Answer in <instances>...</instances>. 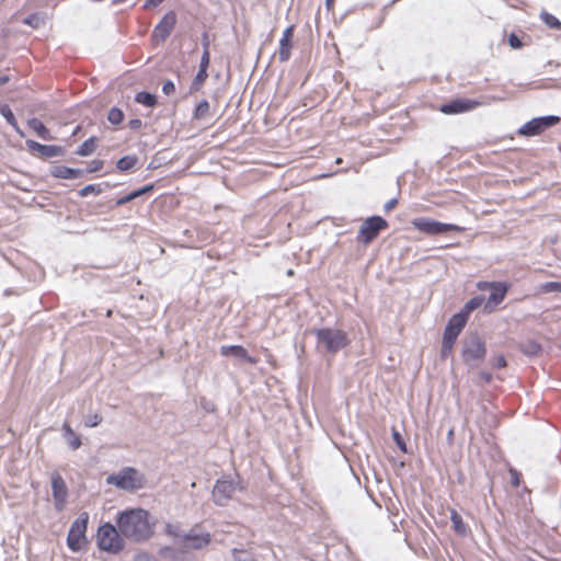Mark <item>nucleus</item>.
<instances>
[{"label": "nucleus", "mask_w": 561, "mask_h": 561, "mask_svg": "<svg viewBox=\"0 0 561 561\" xmlns=\"http://www.w3.org/2000/svg\"><path fill=\"white\" fill-rule=\"evenodd\" d=\"M116 524L125 538L142 541L153 535L157 520L147 510L133 507L119 512L116 517Z\"/></svg>", "instance_id": "nucleus-1"}, {"label": "nucleus", "mask_w": 561, "mask_h": 561, "mask_svg": "<svg viewBox=\"0 0 561 561\" xmlns=\"http://www.w3.org/2000/svg\"><path fill=\"white\" fill-rule=\"evenodd\" d=\"M106 483L117 489L133 492L145 488L147 479L139 470L133 467H125L107 476Z\"/></svg>", "instance_id": "nucleus-2"}, {"label": "nucleus", "mask_w": 561, "mask_h": 561, "mask_svg": "<svg viewBox=\"0 0 561 561\" xmlns=\"http://www.w3.org/2000/svg\"><path fill=\"white\" fill-rule=\"evenodd\" d=\"M167 533L174 537L178 545L186 549H202L210 541L209 533L196 528L184 534L178 525L169 524Z\"/></svg>", "instance_id": "nucleus-3"}, {"label": "nucleus", "mask_w": 561, "mask_h": 561, "mask_svg": "<svg viewBox=\"0 0 561 561\" xmlns=\"http://www.w3.org/2000/svg\"><path fill=\"white\" fill-rule=\"evenodd\" d=\"M96 545L103 551L117 553L124 548V538L118 527L105 523L98 528Z\"/></svg>", "instance_id": "nucleus-4"}, {"label": "nucleus", "mask_w": 561, "mask_h": 561, "mask_svg": "<svg viewBox=\"0 0 561 561\" xmlns=\"http://www.w3.org/2000/svg\"><path fill=\"white\" fill-rule=\"evenodd\" d=\"M89 513L82 512L79 516L72 522L68 536H67V546L73 551H80L84 549L88 545L87 538V529L89 524Z\"/></svg>", "instance_id": "nucleus-5"}, {"label": "nucleus", "mask_w": 561, "mask_h": 561, "mask_svg": "<svg viewBox=\"0 0 561 561\" xmlns=\"http://www.w3.org/2000/svg\"><path fill=\"white\" fill-rule=\"evenodd\" d=\"M466 323H467V314L466 313H457V314H454L449 319V321L445 328V332H444V336H443L442 356L446 357L451 352L453 346H454L458 335L465 328Z\"/></svg>", "instance_id": "nucleus-6"}, {"label": "nucleus", "mask_w": 561, "mask_h": 561, "mask_svg": "<svg viewBox=\"0 0 561 561\" xmlns=\"http://www.w3.org/2000/svg\"><path fill=\"white\" fill-rule=\"evenodd\" d=\"M485 345L483 340L477 335L471 334L463 341L462 358L469 366H478L484 358Z\"/></svg>", "instance_id": "nucleus-7"}, {"label": "nucleus", "mask_w": 561, "mask_h": 561, "mask_svg": "<svg viewBox=\"0 0 561 561\" xmlns=\"http://www.w3.org/2000/svg\"><path fill=\"white\" fill-rule=\"evenodd\" d=\"M242 488L237 478L224 477L217 480L213 489V500L217 505H226L233 496L237 491Z\"/></svg>", "instance_id": "nucleus-8"}, {"label": "nucleus", "mask_w": 561, "mask_h": 561, "mask_svg": "<svg viewBox=\"0 0 561 561\" xmlns=\"http://www.w3.org/2000/svg\"><path fill=\"white\" fill-rule=\"evenodd\" d=\"M314 334L320 343L330 351L336 352L345 347L348 343V339L345 332L336 329H319L314 331Z\"/></svg>", "instance_id": "nucleus-9"}, {"label": "nucleus", "mask_w": 561, "mask_h": 561, "mask_svg": "<svg viewBox=\"0 0 561 561\" xmlns=\"http://www.w3.org/2000/svg\"><path fill=\"white\" fill-rule=\"evenodd\" d=\"M412 226L428 236L443 234L449 231H462V228L453 224H444L431 218L420 217L411 221Z\"/></svg>", "instance_id": "nucleus-10"}, {"label": "nucleus", "mask_w": 561, "mask_h": 561, "mask_svg": "<svg viewBox=\"0 0 561 561\" xmlns=\"http://www.w3.org/2000/svg\"><path fill=\"white\" fill-rule=\"evenodd\" d=\"M478 288L480 290H490V296L484 304V310L488 312H492L503 301L507 293V286L504 283L481 282L478 284Z\"/></svg>", "instance_id": "nucleus-11"}, {"label": "nucleus", "mask_w": 561, "mask_h": 561, "mask_svg": "<svg viewBox=\"0 0 561 561\" xmlns=\"http://www.w3.org/2000/svg\"><path fill=\"white\" fill-rule=\"evenodd\" d=\"M560 118L554 115L537 117L524 124L519 128L518 134L526 137L537 136L547 128L558 124Z\"/></svg>", "instance_id": "nucleus-12"}, {"label": "nucleus", "mask_w": 561, "mask_h": 561, "mask_svg": "<svg viewBox=\"0 0 561 561\" xmlns=\"http://www.w3.org/2000/svg\"><path fill=\"white\" fill-rule=\"evenodd\" d=\"M388 226L387 221L379 217L374 216L364 221L358 232V240L365 244L370 243L378 233L386 229Z\"/></svg>", "instance_id": "nucleus-13"}, {"label": "nucleus", "mask_w": 561, "mask_h": 561, "mask_svg": "<svg viewBox=\"0 0 561 561\" xmlns=\"http://www.w3.org/2000/svg\"><path fill=\"white\" fill-rule=\"evenodd\" d=\"M51 491L54 506L58 512H61L67 504L68 490L65 481L59 474H54L51 477Z\"/></svg>", "instance_id": "nucleus-14"}, {"label": "nucleus", "mask_w": 561, "mask_h": 561, "mask_svg": "<svg viewBox=\"0 0 561 561\" xmlns=\"http://www.w3.org/2000/svg\"><path fill=\"white\" fill-rule=\"evenodd\" d=\"M175 24V14L172 12L167 13L160 23L153 30V41L154 42H163L171 31L173 30Z\"/></svg>", "instance_id": "nucleus-15"}, {"label": "nucleus", "mask_w": 561, "mask_h": 561, "mask_svg": "<svg viewBox=\"0 0 561 561\" xmlns=\"http://www.w3.org/2000/svg\"><path fill=\"white\" fill-rule=\"evenodd\" d=\"M26 146L30 151H32L33 153H36L41 157L49 158V157H56V156H59L62 153V150L60 147L42 145L34 140H27Z\"/></svg>", "instance_id": "nucleus-16"}, {"label": "nucleus", "mask_w": 561, "mask_h": 561, "mask_svg": "<svg viewBox=\"0 0 561 561\" xmlns=\"http://www.w3.org/2000/svg\"><path fill=\"white\" fill-rule=\"evenodd\" d=\"M294 36V27L288 26L279 41L278 57L282 61H287L290 57V49Z\"/></svg>", "instance_id": "nucleus-17"}, {"label": "nucleus", "mask_w": 561, "mask_h": 561, "mask_svg": "<svg viewBox=\"0 0 561 561\" xmlns=\"http://www.w3.org/2000/svg\"><path fill=\"white\" fill-rule=\"evenodd\" d=\"M478 105L474 101L456 100L440 107L444 114H457L474 108Z\"/></svg>", "instance_id": "nucleus-18"}, {"label": "nucleus", "mask_w": 561, "mask_h": 561, "mask_svg": "<svg viewBox=\"0 0 561 561\" xmlns=\"http://www.w3.org/2000/svg\"><path fill=\"white\" fill-rule=\"evenodd\" d=\"M64 442L71 450H77L82 445L81 437L72 430L69 423L65 422L61 426Z\"/></svg>", "instance_id": "nucleus-19"}, {"label": "nucleus", "mask_w": 561, "mask_h": 561, "mask_svg": "<svg viewBox=\"0 0 561 561\" xmlns=\"http://www.w3.org/2000/svg\"><path fill=\"white\" fill-rule=\"evenodd\" d=\"M221 354L225 356H232L237 359L249 360L250 363H255V360L248 355L247 351L243 347L238 346V345L222 346Z\"/></svg>", "instance_id": "nucleus-20"}, {"label": "nucleus", "mask_w": 561, "mask_h": 561, "mask_svg": "<svg viewBox=\"0 0 561 561\" xmlns=\"http://www.w3.org/2000/svg\"><path fill=\"white\" fill-rule=\"evenodd\" d=\"M50 173L53 176L58 179H77L82 174V171L79 169L57 165L51 169Z\"/></svg>", "instance_id": "nucleus-21"}, {"label": "nucleus", "mask_w": 561, "mask_h": 561, "mask_svg": "<svg viewBox=\"0 0 561 561\" xmlns=\"http://www.w3.org/2000/svg\"><path fill=\"white\" fill-rule=\"evenodd\" d=\"M30 128L42 139L50 140L53 137L49 134V130L45 127V125L36 118H33L28 122Z\"/></svg>", "instance_id": "nucleus-22"}, {"label": "nucleus", "mask_w": 561, "mask_h": 561, "mask_svg": "<svg viewBox=\"0 0 561 561\" xmlns=\"http://www.w3.org/2000/svg\"><path fill=\"white\" fill-rule=\"evenodd\" d=\"M135 101L137 103H140L145 106H148V107H152L156 105L157 103V99L153 94L151 93H148V92H139L136 94L135 96Z\"/></svg>", "instance_id": "nucleus-23"}, {"label": "nucleus", "mask_w": 561, "mask_h": 561, "mask_svg": "<svg viewBox=\"0 0 561 561\" xmlns=\"http://www.w3.org/2000/svg\"><path fill=\"white\" fill-rule=\"evenodd\" d=\"M484 304H485L484 299L481 296H477V297L470 299L465 305L463 310L460 313H466L468 317L471 311L478 309L481 306L484 307Z\"/></svg>", "instance_id": "nucleus-24"}, {"label": "nucleus", "mask_w": 561, "mask_h": 561, "mask_svg": "<svg viewBox=\"0 0 561 561\" xmlns=\"http://www.w3.org/2000/svg\"><path fill=\"white\" fill-rule=\"evenodd\" d=\"M539 293H561V282H547L542 283L538 287Z\"/></svg>", "instance_id": "nucleus-25"}, {"label": "nucleus", "mask_w": 561, "mask_h": 561, "mask_svg": "<svg viewBox=\"0 0 561 561\" xmlns=\"http://www.w3.org/2000/svg\"><path fill=\"white\" fill-rule=\"evenodd\" d=\"M450 519H451L454 529L458 534L465 535L467 531V528H466L465 524L462 523L460 515L456 511H451Z\"/></svg>", "instance_id": "nucleus-26"}, {"label": "nucleus", "mask_w": 561, "mask_h": 561, "mask_svg": "<svg viewBox=\"0 0 561 561\" xmlns=\"http://www.w3.org/2000/svg\"><path fill=\"white\" fill-rule=\"evenodd\" d=\"M137 159L133 156L123 157L117 161V168L121 171H127L136 164Z\"/></svg>", "instance_id": "nucleus-27"}, {"label": "nucleus", "mask_w": 561, "mask_h": 561, "mask_svg": "<svg viewBox=\"0 0 561 561\" xmlns=\"http://www.w3.org/2000/svg\"><path fill=\"white\" fill-rule=\"evenodd\" d=\"M209 103L207 101H202L195 108L194 117L197 119L205 118L209 113Z\"/></svg>", "instance_id": "nucleus-28"}, {"label": "nucleus", "mask_w": 561, "mask_h": 561, "mask_svg": "<svg viewBox=\"0 0 561 561\" xmlns=\"http://www.w3.org/2000/svg\"><path fill=\"white\" fill-rule=\"evenodd\" d=\"M0 113L10 125L18 129L14 114L8 105H0Z\"/></svg>", "instance_id": "nucleus-29"}, {"label": "nucleus", "mask_w": 561, "mask_h": 561, "mask_svg": "<svg viewBox=\"0 0 561 561\" xmlns=\"http://www.w3.org/2000/svg\"><path fill=\"white\" fill-rule=\"evenodd\" d=\"M123 118L124 114L119 108L114 107L108 112L107 119L112 124H119L122 123Z\"/></svg>", "instance_id": "nucleus-30"}, {"label": "nucleus", "mask_w": 561, "mask_h": 561, "mask_svg": "<svg viewBox=\"0 0 561 561\" xmlns=\"http://www.w3.org/2000/svg\"><path fill=\"white\" fill-rule=\"evenodd\" d=\"M94 148H95L94 140L89 139L81 145V147L78 150V153L80 156H89L93 152Z\"/></svg>", "instance_id": "nucleus-31"}, {"label": "nucleus", "mask_w": 561, "mask_h": 561, "mask_svg": "<svg viewBox=\"0 0 561 561\" xmlns=\"http://www.w3.org/2000/svg\"><path fill=\"white\" fill-rule=\"evenodd\" d=\"M101 190L96 185H87L80 190L79 195L82 197L88 196L89 194H100Z\"/></svg>", "instance_id": "nucleus-32"}, {"label": "nucleus", "mask_w": 561, "mask_h": 561, "mask_svg": "<svg viewBox=\"0 0 561 561\" xmlns=\"http://www.w3.org/2000/svg\"><path fill=\"white\" fill-rule=\"evenodd\" d=\"M392 436H393V439L396 442V444L398 445V447L403 451V453H407L408 449H407V445L405 443L403 442L401 435L399 434L398 431L393 430L392 432Z\"/></svg>", "instance_id": "nucleus-33"}, {"label": "nucleus", "mask_w": 561, "mask_h": 561, "mask_svg": "<svg viewBox=\"0 0 561 561\" xmlns=\"http://www.w3.org/2000/svg\"><path fill=\"white\" fill-rule=\"evenodd\" d=\"M542 19L546 22V24H548L550 27H559L560 26V22L558 21V19L548 13H543Z\"/></svg>", "instance_id": "nucleus-34"}, {"label": "nucleus", "mask_w": 561, "mask_h": 561, "mask_svg": "<svg viewBox=\"0 0 561 561\" xmlns=\"http://www.w3.org/2000/svg\"><path fill=\"white\" fill-rule=\"evenodd\" d=\"M207 78V71L199 70L194 79L193 87L198 89V87L205 81Z\"/></svg>", "instance_id": "nucleus-35"}, {"label": "nucleus", "mask_w": 561, "mask_h": 561, "mask_svg": "<svg viewBox=\"0 0 561 561\" xmlns=\"http://www.w3.org/2000/svg\"><path fill=\"white\" fill-rule=\"evenodd\" d=\"M101 423V416L98 415V414H92L90 416H88L87 421H85V425L88 427H95L98 426L99 424Z\"/></svg>", "instance_id": "nucleus-36"}, {"label": "nucleus", "mask_w": 561, "mask_h": 561, "mask_svg": "<svg viewBox=\"0 0 561 561\" xmlns=\"http://www.w3.org/2000/svg\"><path fill=\"white\" fill-rule=\"evenodd\" d=\"M209 61H210L209 53H208V50L206 49V50L204 51L203 56H202L199 70H205V71H207V68H208Z\"/></svg>", "instance_id": "nucleus-37"}, {"label": "nucleus", "mask_w": 561, "mask_h": 561, "mask_svg": "<svg viewBox=\"0 0 561 561\" xmlns=\"http://www.w3.org/2000/svg\"><path fill=\"white\" fill-rule=\"evenodd\" d=\"M162 91L165 93V94H172L174 91H175V85L172 81H167L164 82L163 87H162Z\"/></svg>", "instance_id": "nucleus-38"}, {"label": "nucleus", "mask_w": 561, "mask_h": 561, "mask_svg": "<svg viewBox=\"0 0 561 561\" xmlns=\"http://www.w3.org/2000/svg\"><path fill=\"white\" fill-rule=\"evenodd\" d=\"M539 351V345L536 344V343H529L526 352L529 353V354H536L537 352Z\"/></svg>", "instance_id": "nucleus-39"}, {"label": "nucleus", "mask_w": 561, "mask_h": 561, "mask_svg": "<svg viewBox=\"0 0 561 561\" xmlns=\"http://www.w3.org/2000/svg\"><path fill=\"white\" fill-rule=\"evenodd\" d=\"M510 44H511V46H512V47H514V48H517V47H519V46H520V42H519V39H518L516 36H514V35H512V36H511V38H510Z\"/></svg>", "instance_id": "nucleus-40"}, {"label": "nucleus", "mask_w": 561, "mask_h": 561, "mask_svg": "<svg viewBox=\"0 0 561 561\" xmlns=\"http://www.w3.org/2000/svg\"><path fill=\"white\" fill-rule=\"evenodd\" d=\"M234 559L236 561H249V558L244 552L236 553Z\"/></svg>", "instance_id": "nucleus-41"}, {"label": "nucleus", "mask_w": 561, "mask_h": 561, "mask_svg": "<svg viewBox=\"0 0 561 561\" xmlns=\"http://www.w3.org/2000/svg\"><path fill=\"white\" fill-rule=\"evenodd\" d=\"M130 201H133V199H131V197H130V194H128L127 196H125V197H123V198L118 199V201H117V205H122V204L128 203V202H130Z\"/></svg>", "instance_id": "nucleus-42"}, {"label": "nucleus", "mask_w": 561, "mask_h": 561, "mask_svg": "<svg viewBox=\"0 0 561 561\" xmlns=\"http://www.w3.org/2000/svg\"><path fill=\"white\" fill-rule=\"evenodd\" d=\"M91 164H92V167L90 168V171H96L101 168V163L98 161H94Z\"/></svg>", "instance_id": "nucleus-43"}, {"label": "nucleus", "mask_w": 561, "mask_h": 561, "mask_svg": "<svg viewBox=\"0 0 561 561\" xmlns=\"http://www.w3.org/2000/svg\"><path fill=\"white\" fill-rule=\"evenodd\" d=\"M141 195H142V193H141L140 190H137V191H134V192L130 193L131 199H135V198H137V197H139Z\"/></svg>", "instance_id": "nucleus-44"}, {"label": "nucleus", "mask_w": 561, "mask_h": 561, "mask_svg": "<svg viewBox=\"0 0 561 561\" xmlns=\"http://www.w3.org/2000/svg\"><path fill=\"white\" fill-rule=\"evenodd\" d=\"M512 476H513V483L514 485H518L519 481H518V478H517V473L516 471H511Z\"/></svg>", "instance_id": "nucleus-45"}, {"label": "nucleus", "mask_w": 561, "mask_h": 561, "mask_svg": "<svg viewBox=\"0 0 561 561\" xmlns=\"http://www.w3.org/2000/svg\"><path fill=\"white\" fill-rule=\"evenodd\" d=\"M152 188H153V185H147V186L140 188V191H141V193L144 195V194L150 192Z\"/></svg>", "instance_id": "nucleus-46"}, {"label": "nucleus", "mask_w": 561, "mask_h": 561, "mask_svg": "<svg viewBox=\"0 0 561 561\" xmlns=\"http://www.w3.org/2000/svg\"><path fill=\"white\" fill-rule=\"evenodd\" d=\"M394 205H396V199H392V201L387 203L386 209L390 210Z\"/></svg>", "instance_id": "nucleus-47"}, {"label": "nucleus", "mask_w": 561, "mask_h": 561, "mask_svg": "<svg viewBox=\"0 0 561 561\" xmlns=\"http://www.w3.org/2000/svg\"><path fill=\"white\" fill-rule=\"evenodd\" d=\"M8 81V78L7 77H3V78H0V84H3Z\"/></svg>", "instance_id": "nucleus-48"}, {"label": "nucleus", "mask_w": 561, "mask_h": 561, "mask_svg": "<svg viewBox=\"0 0 561 561\" xmlns=\"http://www.w3.org/2000/svg\"><path fill=\"white\" fill-rule=\"evenodd\" d=\"M133 125H134V126H139V125H140V121H135V122H133Z\"/></svg>", "instance_id": "nucleus-49"}, {"label": "nucleus", "mask_w": 561, "mask_h": 561, "mask_svg": "<svg viewBox=\"0 0 561 561\" xmlns=\"http://www.w3.org/2000/svg\"><path fill=\"white\" fill-rule=\"evenodd\" d=\"M332 2H333V0H327L328 7H330Z\"/></svg>", "instance_id": "nucleus-50"}]
</instances>
